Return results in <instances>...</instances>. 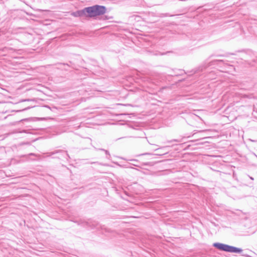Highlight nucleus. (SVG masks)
<instances>
[{
    "label": "nucleus",
    "instance_id": "obj_1",
    "mask_svg": "<svg viewBox=\"0 0 257 257\" xmlns=\"http://www.w3.org/2000/svg\"><path fill=\"white\" fill-rule=\"evenodd\" d=\"M85 11L89 17H94L105 14L106 9L104 6L95 5L85 8Z\"/></svg>",
    "mask_w": 257,
    "mask_h": 257
},
{
    "label": "nucleus",
    "instance_id": "obj_2",
    "mask_svg": "<svg viewBox=\"0 0 257 257\" xmlns=\"http://www.w3.org/2000/svg\"><path fill=\"white\" fill-rule=\"evenodd\" d=\"M213 246L216 247L220 250H223L229 252H234L240 253L242 251V249L237 248L233 246H230L227 244H223L221 243H214Z\"/></svg>",
    "mask_w": 257,
    "mask_h": 257
},
{
    "label": "nucleus",
    "instance_id": "obj_3",
    "mask_svg": "<svg viewBox=\"0 0 257 257\" xmlns=\"http://www.w3.org/2000/svg\"><path fill=\"white\" fill-rule=\"evenodd\" d=\"M86 14H87V12L85 11V8H84L82 10L77 11L76 13H74V16L76 17H82L83 16H85Z\"/></svg>",
    "mask_w": 257,
    "mask_h": 257
},
{
    "label": "nucleus",
    "instance_id": "obj_4",
    "mask_svg": "<svg viewBox=\"0 0 257 257\" xmlns=\"http://www.w3.org/2000/svg\"><path fill=\"white\" fill-rule=\"evenodd\" d=\"M105 154L106 155H108L109 154V153H108V152L107 151L105 150Z\"/></svg>",
    "mask_w": 257,
    "mask_h": 257
},
{
    "label": "nucleus",
    "instance_id": "obj_5",
    "mask_svg": "<svg viewBox=\"0 0 257 257\" xmlns=\"http://www.w3.org/2000/svg\"><path fill=\"white\" fill-rule=\"evenodd\" d=\"M207 130H203V131H199V132H205V131H207Z\"/></svg>",
    "mask_w": 257,
    "mask_h": 257
},
{
    "label": "nucleus",
    "instance_id": "obj_6",
    "mask_svg": "<svg viewBox=\"0 0 257 257\" xmlns=\"http://www.w3.org/2000/svg\"><path fill=\"white\" fill-rule=\"evenodd\" d=\"M149 154L148 153H147V154H144V155H148Z\"/></svg>",
    "mask_w": 257,
    "mask_h": 257
}]
</instances>
